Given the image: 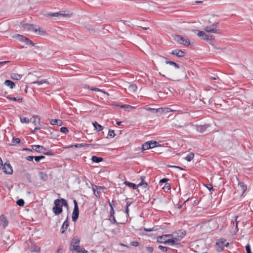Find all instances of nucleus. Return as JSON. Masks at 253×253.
Segmentation results:
<instances>
[{
  "mask_svg": "<svg viewBox=\"0 0 253 253\" xmlns=\"http://www.w3.org/2000/svg\"><path fill=\"white\" fill-rule=\"evenodd\" d=\"M55 206L52 208V211L55 215H58L63 211L62 207L59 199H56L54 201Z\"/></svg>",
  "mask_w": 253,
  "mask_h": 253,
  "instance_id": "1",
  "label": "nucleus"
},
{
  "mask_svg": "<svg viewBox=\"0 0 253 253\" xmlns=\"http://www.w3.org/2000/svg\"><path fill=\"white\" fill-rule=\"evenodd\" d=\"M174 40L178 43L183 44L185 46H188L190 44V41L187 38L183 37L180 35L175 36Z\"/></svg>",
  "mask_w": 253,
  "mask_h": 253,
  "instance_id": "2",
  "label": "nucleus"
},
{
  "mask_svg": "<svg viewBox=\"0 0 253 253\" xmlns=\"http://www.w3.org/2000/svg\"><path fill=\"white\" fill-rule=\"evenodd\" d=\"M145 109L147 111H151L153 113L157 114V115H161L163 113H166L170 111L168 108L155 109L151 107H146Z\"/></svg>",
  "mask_w": 253,
  "mask_h": 253,
  "instance_id": "3",
  "label": "nucleus"
},
{
  "mask_svg": "<svg viewBox=\"0 0 253 253\" xmlns=\"http://www.w3.org/2000/svg\"><path fill=\"white\" fill-rule=\"evenodd\" d=\"M218 23H214L211 25L207 26L204 28V30L208 33H220V30L217 28Z\"/></svg>",
  "mask_w": 253,
  "mask_h": 253,
  "instance_id": "4",
  "label": "nucleus"
},
{
  "mask_svg": "<svg viewBox=\"0 0 253 253\" xmlns=\"http://www.w3.org/2000/svg\"><path fill=\"white\" fill-rule=\"evenodd\" d=\"M74 210L72 213V220L74 222H76L78 217L79 215V209L78 205L77 202L76 200H74Z\"/></svg>",
  "mask_w": 253,
  "mask_h": 253,
  "instance_id": "5",
  "label": "nucleus"
},
{
  "mask_svg": "<svg viewBox=\"0 0 253 253\" xmlns=\"http://www.w3.org/2000/svg\"><path fill=\"white\" fill-rule=\"evenodd\" d=\"M1 169L6 174H11L13 173L12 167L9 163H5L4 165L2 164Z\"/></svg>",
  "mask_w": 253,
  "mask_h": 253,
  "instance_id": "6",
  "label": "nucleus"
},
{
  "mask_svg": "<svg viewBox=\"0 0 253 253\" xmlns=\"http://www.w3.org/2000/svg\"><path fill=\"white\" fill-rule=\"evenodd\" d=\"M229 243L224 239H220L219 241L216 243V246L220 248V250H219L218 251L223 250L224 247H227Z\"/></svg>",
  "mask_w": 253,
  "mask_h": 253,
  "instance_id": "7",
  "label": "nucleus"
},
{
  "mask_svg": "<svg viewBox=\"0 0 253 253\" xmlns=\"http://www.w3.org/2000/svg\"><path fill=\"white\" fill-rule=\"evenodd\" d=\"M170 54L178 57H182L184 56L185 53L181 50L175 49L172 50Z\"/></svg>",
  "mask_w": 253,
  "mask_h": 253,
  "instance_id": "8",
  "label": "nucleus"
},
{
  "mask_svg": "<svg viewBox=\"0 0 253 253\" xmlns=\"http://www.w3.org/2000/svg\"><path fill=\"white\" fill-rule=\"evenodd\" d=\"M210 126V125L208 124L204 125H198L196 126V129L197 131L203 133L205 131L208 127Z\"/></svg>",
  "mask_w": 253,
  "mask_h": 253,
  "instance_id": "9",
  "label": "nucleus"
},
{
  "mask_svg": "<svg viewBox=\"0 0 253 253\" xmlns=\"http://www.w3.org/2000/svg\"><path fill=\"white\" fill-rule=\"evenodd\" d=\"M71 251H75L77 253H87V251L84 249H81L79 245L74 246L73 248L70 249Z\"/></svg>",
  "mask_w": 253,
  "mask_h": 253,
  "instance_id": "10",
  "label": "nucleus"
},
{
  "mask_svg": "<svg viewBox=\"0 0 253 253\" xmlns=\"http://www.w3.org/2000/svg\"><path fill=\"white\" fill-rule=\"evenodd\" d=\"M32 148L38 153H43V151L46 150L43 146L39 145H34L32 146Z\"/></svg>",
  "mask_w": 253,
  "mask_h": 253,
  "instance_id": "11",
  "label": "nucleus"
},
{
  "mask_svg": "<svg viewBox=\"0 0 253 253\" xmlns=\"http://www.w3.org/2000/svg\"><path fill=\"white\" fill-rule=\"evenodd\" d=\"M31 121L36 126H38L40 125V118L39 116L34 115L33 116L32 118L30 119Z\"/></svg>",
  "mask_w": 253,
  "mask_h": 253,
  "instance_id": "12",
  "label": "nucleus"
},
{
  "mask_svg": "<svg viewBox=\"0 0 253 253\" xmlns=\"http://www.w3.org/2000/svg\"><path fill=\"white\" fill-rule=\"evenodd\" d=\"M80 242V240L77 236L73 237L70 244V249L73 248L74 246L79 245Z\"/></svg>",
  "mask_w": 253,
  "mask_h": 253,
  "instance_id": "13",
  "label": "nucleus"
},
{
  "mask_svg": "<svg viewBox=\"0 0 253 253\" xmlns=\"http://www.w3.org/2000/svg\"><path fill=\"white\" fill-rule=\"evenodd\" d=\"M95 189L93 188L94 194L97 197H99V193L101 190L105 189L104 186H95Z\"/></svg>",
  "mask_w": 253,
  "mask_h": 253,
  "instance_id": "14",
  "label": "nucleus"
},
{
  "mask_svg": "<svg viewBox=\"0 0 253 253\" xmlns=\"http://www.w3.org/2000/svg\"><path fill=\"white\" fill-rule=\"evenodd\" d=\"M39 175L42 181H46L48 180L49 177L48 174L44 171H40Z\"/></svg>",
  "mask_w": 253,
  "mask_h": 253,
  "instance_id": "15",
  "label": "nucleus"
},
{
  "mask_svg": "<svg viewBox=\"0 0 253 253\" xmlns=\"http://www.w3.org/2000/svg\"><path fill=\"white\" fill-rule=\"evenodd\" d=\"M178 241L179 240L177 238H174L171 239H166V241H163V242L164 244L173 245L176 244Z\"/></svg>",
  "mask_w": 253,
  "mask_h": 253,
  "instance_id": "16",
  "label": "nucleus"
},
{
  "mask_svg": "<svg viewBox=\"0 0 253 253\" xmlns=\"http://www.w3.org/2000/svg\"><path fill=\"white\" fill-rule=\"evenodd\" d=\"M68 217H67V219L65 220V221L64 222L61 229V232L62 234H64L66 230H67V228L69 226V221Z\"/></svg>",
  "mask_w": 253,
  "mask_h": 253,
  "instance_id": "17",
  "label": "nucleus"
},
{
  "mask_svg": "<svg viewBox=\"0 0 253 253\" xmlns=\"http://www.w3.org/2000/svg\"><path fill=\"white\" fill-rule=\"evenodd\" d=\"M172 236L171 234H168V235H164L161 236H159L158 238L157 241L158 243L164 244L163 241H166L167 237Z\"/></svg>",
  "mask_w": 253,
  "mask_h": 253,
  "instance_id": "18",
  "label": "nucleus"
},
{
  "mask_svg": "<svg viewBox=\"0 0 253 253\" xmlns=\"http://www.w3.org/2000/svg\"><path fill=\"white\" fill-rule=\"evenodd\" d=\"M198 32L197 35L201 37L203 40H208L209 39L210 36L208 35H207L203 31H197Z\"/></svg>",
  "mask_w": 253,
  "mask_h": 253,
  "instance_id": "19",
  "label": "nucleus"
},
{
  "mask_svg": "<svg viewBox=\"0 0 253 253\" xmlns=\"http://www.w3.org/2000/svg\"><path fill=\"white\" fill-rule=\"evenodd\" d=\"M0 220L1 221L0 225H1L3 228H5L8 225V222L6 219L5 217L1 215L0 216Z\"/></svg>",
  "mask_w": 253,
  "mask_h": 253,
  "instance_id": "20",
  "label": "nucleus"
},
{
  "mask_svg": "<svg viewBox=\"0 0 253 253\" xmlns=\"http://www.w3.org/2000/svg\"><path fill=\"white\" fill-rule=\"evenodd\" d=\"M4 84L6 86L9 87L11 89H13L15 86V83L14 82H13L12 81L9 80H5L4 83Z\"/></svg>",
  "mask_w": 253,
  "mask_h": 253,
  "instance_id": "21",
  "label": "nucleus"
},
{
  "mask_svg": "<svg viewBox=\"0 0 253 253\" xmlns=\"http://www.w3.org/2000/svg\"><path fill=\"white\" fill-rule=\"evenodd\" d=\"M50 124L51 125H57L58 126H62L63 122L61 120L59 119H53L51 120L50 122Z\"/></svg>",
  "mask_w": 253,
  "mask_h": 253,
  "instance_id": "22",
  "label": "nucleus"
},
{
  "mask_svg": "<svg viewBox=\"0 0 253 253\" xmlns=\"http://www.w3.org/2000/svg\"><path fill=\"white\" fill-rule=\"evenodd\" d=\"M92 125L97 131H101L104 128L103 126L98 124L96 122L93 123Z\"/></svg>",
  "mask_w": 253,
  "mask_h": 253,
  "instance_id": "23",
  "label": "nucleus"
},
{
  "mask_svg": "<svg viewBox=\"0 0 253 253\" xmlns=\"http://www.w3.org/2000/svg\"><path fill=\"white\" fill-rule=\"evenodd\" d=\"M10 77L13 80L18 81L22 78V75L17 73H12Z\"/></svg>",
  "mask_w": 253,
  "mask_h": 253,
  "instance_id": "24",
  "label": "nucleus"
},
{
  "mask_svg": "<svg viewBox=\"0 0 253 253\" xmlns=\"http://www.w3.org/2000/svg\"><path fill=\"white\" fill-rule=\"evenodd\" d=\"M124 183L126 186L132 187L133 189H136L138 187V186L136 185L135 184L127 181H125Z\"/></svg>",
  "mask_w": 253,
  "mask_h": 253,
  "instance_id": "25",
  "label": "nucleus"
},
{
  "mask_svg": "<svg viewBox=\"0 0 253 253\" xmlns=\"http://www.w3.org/2000/svg\"><path fill=\"white\" fill-rule=\"evenodd\" d=\"M30 250L31 252L32 253L39 252L40 248L38 246H36L35 244H32Z\"/></svg>",
  "mask_w": 253,
  "mask_h": 253,
  "instance_id": "26",
  "label": "nucleus"
},
{
  "mask_svg": "<svg viewBox=\"0 0 253 253\" xmlns=\"http://www.w3.org/2000/svg\"><path fill=\"white\" fill-rule=\"evenodd\" d=\"M34 84H37L39 85H42L43 84H49L48 82L46 80H42L41 81H34L32 83Z\"/></svg>",
  "mask_w": 253,
  "mask_h": 253,
  "instance_id": "27",
  "label": "nucleus"
},
{
  "mask_svg": "<svg viewBox=\"0 0 253 253\" xmlns=\"http://www.w3.org/2000/svg\"><path fill=\"white\" fill-rule=\"evenodd\" d=\"M91 160L94 163H98L102 162L103 161V158L101 157H98L96 156H93L91 158Z\"/></svg>",
  "mask_w": 253,
  "mask_h": 253,
  "instance_id": "28",
  "label": "nucleus"
},
{
  "mask_svg": "<svg viewBox=\"0 0 253 253\" xmlns=\"http://www.w3.org/2000/svg\"><path fill=\"white\" fill-rule=\"evenodd\" d=\"M238 186L241 189V190L242 191V195H243L245 193L246 190H247L246 186L245 185L243 182H239Z\"/></svg>",
  "mask_w": 253,
  "mask_h": 253,
  "instance_id": "29",
  "label": "nucleus"
},
{
  "mask_svg": "<svg viewBox=\"0 0 253 253\" xmlns=\"http://www.w3.org/2000/svg\"><path fill=\"white\" fill-rule=\"evenodd\" d=\"M49 15L50 16H52V17H55V16H58L67 17L68 16V14H65V13H63L61 12H59L53 13L51 14H49Z\"/></svg>",
  "mask_w": 253,
  "mask_h": 253,
  "instance_id": "30",
  "label": "nucleus"
},
{
  "mask_svg": "<svg viewBox=\"0 0 253 253\" xmlns=\"http://www.w3.org/2000/svg\"><path fill=\"white\" fill-rule=\"evenodd\" d=\"M149 149H150V145L149 141H147L145 143H144L142 145V151H143L144 150H148Z\"/></svg>",
  "mask_w": 253,
  "mask_h": 253,
  "instance_id": "31",
  "label": "nucleus"
},
{
  "mask_svg": "<svg viewBox=\"0 0 253 253\" xmlns=\"http://www.w3.org/2000/svg\"><path fill=\"white\" fill-rule=\"evenodd\" d=\"M59 200L60 201V203L61 204L62 207L64 206L65 207L68 209V208H69L68 204L65 199L61 198V199H59Z\"/></svg>",
  "mask_w": 253,
  "mask_h": 253,
  "instance_id": "32",
  "label": "nucleus"
},
{
  "mask_svg": "<svg viewBox=\"0 0 253 253\" xmlns=\"http://www.w3.org/2000/svg\"><path fill=\"white\" fill-rule=\"evenodd\" d=\"M32 31H34L35 33L37 32L38 31L39 32L40 35H43L44 32L43 31V30L41 28H37L35 27V26L34 25V28L32 29Z\"/></svg>",
  "mask_w": 253,
  "mask_h": 253,
  "instance_id": "33",
  "label": "nucleus"
},
{
  "mask_svg": "<svg viewBox=\"0 0 253 253\" xmlns=\"http://www.w3.org/2000/svg\"><path fill=\"white\" fill-rule=\"evenodd\" d=\"M166 63L167 64H169L170 65L173 66L176 69L179 68V65L173 61H166Z\"/></svg>",
  "mask_w": 253,
  "mask_h": 253,
  "instance_id": "34",
  "label": "nucleus"
},
{
  "mask_svg": "<svg viewBox=\"0 0 253 253\" xmlns=\"http://www.w3.org/2000/svg\"><path fill=\"white\" fill-rule=\"evenodd\" d=\"M144 178H145V177L144 176H141V182H140V183L138 185V186H143L144 187H146L147 186V183L145 181H144Z\"/></svg>",
  "mask_w": 253,
  "mask_h": 253,
  "instance_id": "35",
  "label": "nucleus"
},
{
  "mask_svg": "<svg viewBox=\"0 0 253 253\" xmlns=\"http://www.w3.org/2000/svg\"><path fill=\"white\" fill-rule=\"evenodd\" d=\"M171 126L173 127L179 128L184 126V123H173Z\"/></svg>",
  "mask_w": 253,
  "mask_h": 253,
  "instance_id": "36",
  "label": "nucleus"
},
{
  "mask_svg": "<svg viewBox=\"0 0 253 253\" xmlns=\"http://www.w3.org/2000/svg\"><path fill=\"white\" fill-rule=\"evenodd\" d=\"M23 27L25 29H26L28 30H32V28H34V25L29 24H25L23 25Z\"/></svg>",
  "mask_w": 253,
  "mask_h": 253,
  "instance_id": "37",
  "label": "nucleus"
},
{
  "mask_svg": "<svg viewBox=\"0 0 253 253\" xmlns=\"http://www.w3.org/2000/svg\"><path fill=\"white\" fill-rule=\"evenodd\" d=\"M194 154L193 153H190L187 155V156L185 157V160H186L188 162L191 161L194 158Z\"/></svg>",
  "mask_w": 253,
  "mask_h": 253,
  "instance_id": "38",
  "label": "nucleus"
},
{
  "mask_svg": "<svg viewBox=\"0 0 253 253\" xmlns=\"http://www.w3.org/2000/svg\"><path fill=\"white\" fill-rule=\"evenodd\" d=\"M16 38L19 41H21V42H25V39H26V37L22 36V35H17L16 36H15Z\"/></svg>",
  "mask_w": 253,
  "mask_h": 253,
  "instance_id": "39",
  "label": "nucleus"
},
{
  "mask_svg": "<svg viewBox=\"0 0 253 253\" xmlns=\"http://www.w3.org/2000/svg\"><path fill=\"white\" fill-rule=\"evenodd\" d=\"M150 145V148H153L159 146V143L157 141H149Z\"/></svg>",
  "mask_w": 253,
  "mask_h": 253,
  "instance_id": "40",
  "label": "nucleus"
},
{
  "mask_svg": "<svg viewBox=\"0 0 253 253\" xmlns=\"http://www.w3.org/2000/svg\"><path fill=\"white\" fill-rule=\"evenodd\" d=\"M136 89H137V86L135 84H130L128 86V90L132 92L135 91Z\"/></svg>",
  "mask_w": 253,
  "mask_h": 253,
  "instance_id": "41",
  "label": "nucleus"
},
{
  "mask_svg": "<svg viewBox=\"0 0 253 253\" xmlns=\"http://www.w3.org/2000/svg\"><path fill=\"white\" fill-rule=\"evenodd\" d=\"M45 157L44 156H35L34 159L37 163H39L41 160L44 159Z\"/></svg>",
  "mask_w": 253,
  "mask_h": 253,
  "instance_id": "42",
  "label": "nucleus"
},
{
  "mask_svg": "<svg viewBox=\"0 0 253 253\" xmlns=\"http://www.w3.org/2000/svg\"><path fill=\"white\" fill-rule=\"evenodd\" d=\"M16 204L19 206L22 207L24 205L25 202L22 199H20L17 201Z\"/></svg>",
  "mask_w": 253,
  "mask_h": 253,
  "instance_id": "43",
  "label": "nucleus"
},
{
  "mask_svg": "<svg viewBox=\"0 0 253 253\" xmlns=\"http://www.w3.org/2000/svg\"><path fill=\"white\" fill-rule=\"evenodd\" d=\"M117 106H119L121 108H134L133 107L129 105H117Z\"/></svg>",
  "mask_w": 253,
  "mask_h": 253,
  "instance_id": "44",
  "label": "nucleus"
},
{
  "mask_svg": "<svg viewBox=\"0 0 253 253\" xmlns=\"http://www.w3.org/2000/svg\"><path fill=\"white\" fill-rule=\"evenodd\" d=\"M20 122L22 123H28L30 122V120L27 117H24V118L20 117Z\"/></svg>",
  "mask_w": 253,
  "mask_h": 253,
  "instance_id": "45",
  "label": "nucleus"
},
{
  "mask_svg": "<svg viewBox=\"0 0 253 253\" xmlns=\"http://www.w3.org/2000/svg\"><path fill=\"white\" fill-rule=\"evenodd\" d=\"M88 88H89L90 90H93V91H101V92H102L103 93H105V94H108V93L103 90H102L101 89H99V88H96V87H88Z\"/></svg>",
  "mask_w": 253,
  "mask_h": 253,
  "instance_id": "46",
  "label": "nucleus"
},
{
  "mask_svg": "<svg viewBox=\"0 0 253 253\" xmlns=\"http://www.w3.org/2000/svg\"><path fill=\"white\" fill-rule=\"evenodd\" d=\"M6 98L9 100L14 101H21L22 100V98L11 97L9 96H7Z\"/></svg>",
  "mask_w": 253,
  "mask_h": 253,
  "instance_id": "47",
  "label": "nucleus"
},
{
  "mask_svg": "<svg viewBox=\"0 0 253 253\" xmlns=\"http://www.w3.org/2000/svg\"><path fill=\"white\" fill-rule=\"evenodd\" d=\"M158 249L164 251V252H167V251H168L169 250H170V248H169L168 247H164V246H161V245H160L158 246Z\"/></svg>",
  "mask_w": 253,
  "mask_h": 253,
  "instance_id": "48",
  "label": "nucleus"
},
{
  "mask_svg": "<svg viewBox=\"0 0 253 253\" xmlns=\"http://www.w3.org/2000/svg\"><path fill=\"white\" fill-rule=\"evenodd\" d=\"M24 42H25L26 44H27V45H32L33 46H34V44L33 42L31 40H30V39H28L27 38H26Z\"/></svg>",
  "mask_w": 253,
  "mask_h": 253,
  "instance_id": "49",
  "label": "nucleus"
},
{
  "mask_svg": "<svg viewBox=\"0 0 253 253\" xmlns=\"http://www.w3.org/2000/svg\"><path fill=\"white\" fill-rule=\"evenodd\" d=\"M108 136L111 137H114L115 136V133L114 130L112 129H109Z\"/></svg>",
  "mask_w": 253,
  "mask_h": 253,
  "instance_id": "50",
  "label": "nucleus"
},
{
  "mask_svg": "<svg viewBox=\"0 0 253 253\" xmlns=\"http://www.w3.org/2000/svg\"><path fill=\"white\" fill-rule=\"evenodd\" d=\"M110 207V216H113L115 214V211L114 210V209L112 206V205L110 203L109 204Z\"/></svg>",
  "mask_w": 253,
  "mask_h": 253,
  "instance_id": "51",
  "label": "nucleus"
},
{
  "mask_svg": "<svg viewBox=\"0 0 253 253\" xmlns=\"http://www.w3.org/2000/svg\"><path fill=\"white\" fill-rule=\"evenodd\" d=\"M109 220L110 221L111 223H117L114 215H113V216H110Z\"/></svg>",
  "mask_w": 253,
  "mask_h": 253,
  "instance_id": "52",
  "label": "nucleus"
},
{
  "mask_svg": "<svg viewBox=\"0 0 253 253\" xmlns=\"http://www.w3.org/2000/svg\"><path fill=\"white\" fill-rule=\"evenodd\" d=\"M60 131L63 133H66L69 131V130L66 127H62L60 128Z\"/></svg>",
  "mask_w": 253,
  "mask_h": 253,
  "instance_id": "53",
  "label": "nucleus"
},
{
  "mask_svg": "<svg viewBox=\"0 0 253 253\" xmlns=\"http://www.w3.org/2000/svg\"><path fill=\"white\" fill-rule=\"evenodd\" d=\"M43 154L47 155V156H53L54 155V153L52 152L51 151H49L47 152H45L44 151H43Z\"/></svg>",
  "mask_w": 253,
  "mask_h": 253,
  "instance_id": "54",
  "label": "nucleus"
},
{
  "mask_svg": "<svg viewBox=\"0 0 253 253\" xmlns=\"http://www.w3.org/2000/svg\"><path fill=\"white\" fill-rule=\"evenodd\" d=\"M12 142L15 143H19L20 142V139L18 138L13 137L12 139Z\"/></svg>",
  "mask_w": 253,
  "mask_h": 253,
  "instance_id": "55",
  "label": "nucleus"
},
{
  "mask_svg": "<svg viewBox=\"0 0 253 253\" xmlns=\"http://www.w3.org/2000/svg\"><path fill=\"white\" fill-rule=\"evenodd\" d=\"M130 244V245L134 246V247H137L139 245V243L137 241L131 242Z\"/></svg>",
  "mask_w": 253,
  "mask_h": 253,
  "instance_id": "56",
  "label": "nucleus"
},
{
  "mask_svg": "<svg viewBox=\"0 0 253 253\" xmlns=\"http://www.w3.org/2000/svg\"><path fill=\"white\" fill-rule=\"evenodd\" d=\"M246 250L247 253H252L251 250V247L249 244L246 246Z\"/></svg>",
  "mask_w": 253,
  "mask_h": 253,
  "instance_id": "57",
  "label": "nucleus"
},
{
  "mask_svg": "<svg viewBox=\"0 0 253 253\" xmlns=\"http://www.w3.org/2000/svg\"><path fill=\"white\" fill-rule=\"evenodd\" d=\"M25 177L27 179L28 181L30 182H31V175L29 173H27L25 174Z\"/></svg>",
  "mask_w": 253,
  "mask_h": 253,
  "instance_id": "58",
  "label": "nucleus"
},
{
  "mask_svg": "<svg viewBox=\"0 0 253 253\" xmlns=\"http://www.w3.org/2000/svg\"><path fill=\"white\" fill-rule=\"evenodd\" d=\"M146 250H147V252H149V253H152L153 252L154 249L152 247H147Z\"/></svg>",
  "mask_w": 253,
  "mask_h": 253,
  "instance_id": "59",
  "label": "nucleus"
},
{
  "mask_svg": "<svg viewBox=\"0 0 253 253\" xmlns=\"http://www.w3.org/2000/svg\"><path fill=\"white\" fill-rule=\"evenodd\" d=\"M163 188L165 190H170V185L169 183H166Z\"/></svg>",
  "mask_w": 253,
  "mask_h": 253,
  "instance_id": "60",
  "label": "nucleus"
},
{
  "mask_svg": "<svg viewBox=\"0 0 253 253\" xmlns=\"http://www.w3.org/2000/svg\"><path fill=\"white\" fill-rule=\"evenodd\" d=\"M35 156H29L26 157V160L28 161H32L34 159Z\"/></svg>",
  "mask_w": 253,
  "mask_h": 253,
  "instance_id": "61",
  "label": "nucleus"
},
{
  "mask_svg": "<svg viewBox=\"0 0 253 253\" xmlns=\"http://www.w3.org/2000/svg\"><path fill=\"white\" fill-rule=\"evenodd\" d=\"M144 231H145L146 232H151V231H154V228H144Z\"/></svg>",
  "mask_w": 253,
  "mask_h": 253,
  "instance_id": "62",
  "label": "nucleus"
},
{
  "mask_svg": "<svg viewBox=\"0 0 253 253\" xmlns=\"http://www.w3.org/2000/svg\"><path fill=\"white\" fill-rule=\"evenodd\" d=\"M168 181V179L166 178H164L160 180V183H165L167 182Z\"/></svg>",
  "mask_w": 253,
  "mask_h": 253,
  "instance_id": "63",
  "label": "nucleus"
},
{
  "mask_svg": "<svg viewBox=\"0 0 253 253\" xmlns=\"http://www.w3.org/2000/svg\"><path fill=\"white\" fill-rule=\"evenodd\" d=\"M40 128H40V127H38V126H37V127H36L35 128V129H34V130H32L31 133H35V132H36L37 130H40Z\"/></svg>",
  "mask_w": 253,
  "mask_h": 253,
  "instance_id": "64",
  "label": "nucleus"
}]
</instances>
